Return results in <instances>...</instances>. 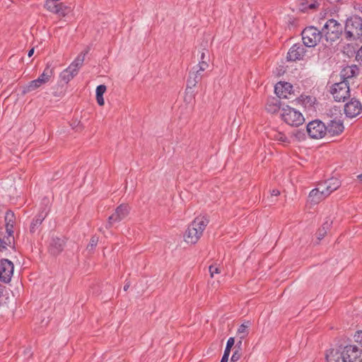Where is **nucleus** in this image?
I'll list each match as a JSON object with an SVG mask.
<instances>
[{
    "instance_id": "nucleus-1",
    "label": "nucleus",
    "mask_w": 362,
    "mask_h": 362,
    "mask_svg": "<svg viewBox=\"0 0 362 362\" xmlns=\"http://www.w3.org/2000/svg\"><path fill=\"white\" fill-rule=\"evenodd\" d=\"M208 223L209 220L206 217L197 216L185 231L184 235L185 241L191 245L197 243Z\"/></svg>"
},
{
    "instance_id": "nucleus-2",
    "label": "nucleus",
    "mask_w": 362,
    "mask_h": 362,
    "mask_svg": "<svg viewBox=\"0 0 362 362\" xmlns=\"http://www.w3.org/2000/svg\"><path fill=\"white\" fill-rule=\"evenodd\" d=\"M345 34L349 40H362V18L356 15L348 18L345 25Z\"/></svg>"
},
{
    "instance_id": "nucleus-3",
    "label": "nucleus",
    "mask_w": 362,
    "mask_h": 362,
    "mask_svg": "<svg viewBox=\"0 0 362 362\" xmlns=\"http://www.w3.org/2000/svg\"><path fill=\"white\" fill-rule=\"evenodd\" d=\"M281 117L287 124L293 127H298L305 122L302 113L288 105L281 109Z\"/></svg>"
},
{
    "instance_id": "nucleus-4",
    "label": "nucleus",
    "mask_w": 362,
    "mask_h": 362,
    "mask_svg": "<svg viewBox=\"0 0 362 362\" xmlns=\"http://www.w3.org/2000/svg\"><path fill=\"white\" fill-rule=\"evenodd\" d=\"M322 34L325 35L327 41H335L339 39L341 33V26L337 21L329 19L324 25Z\"/></svg>"
},
{
    "instance_id": "nucleus-5",
    "label": "nucleus",
    "mask_w": 362,
    "mask_h": 362,
    "mask_svg": "<svg viewBox=\"0 0 362 362\" xmlns=\"http://www.w3.org/2000/svg\"><path fill=\"white\" fill-rule=\"evenodd\" d=\"M322 32L313 26L305 28L302 32V40L305 46L313 47L322 39Z\"/></svg>"
},
{
    "instance_id": "nucleus-6",
    "label": "nucleus",
    "mask_w": 362,
    "mask_h": 362,
    "mask_svg": "<svg viewBox=\"0 0 362 362\" xmlns=\"http://www.w3.org/2000/svg\"><path fill=\"white\" fill-rule=\"evenodd\" d=\"M331 93L336 101L344 102L350 97V88L347 81L334 83L331 88Z\"/></svg>"
},
{
    "instance_id": "nucleus-7",
    "label": "nucleus",
    "mask_w": 362,
    "mask_h": 362,
    "mask_svg": "<svg viewBox=\"0 0 362 362\" xmlns=\"http://www.w3.org/2000/svg\"><path fill=\"white\" fill-rule=\"evenodd\" d=\"M306 131L311 139H320L327 134V129L323 122L316 119L308 124Z\"/></svg>"
},
{
    "instance_id": "nucleus-8",
    "label": "nucleus",
    "mask_w": 362,
    "mask_h": 362,
    "mask_svg": "<svg viewBox=\"0 0 362 362\" xmlns=\"http://www.w3.org/2000/svg\"><path fill=\"white\" fill-rule=\"evenodd\" d=\"M52 74L53 70L49 69V66H47L42 74L37 79L29 83V84L25 88L23 93H29L40 88L41 86L49 81Z\"/></svg>"
},
{
    "instance_id": "nucleus-9",
    "label": "nucleus",
    "mask_w": 362,
    "mask_h": 362,
    "mask_svg": "<svg viewBox=\"0 0 362 362\" xmlns=\"http://www.w3.org/2000/svg\"><path fill=\"white\" fill-rule=\"evenodd\" d=\"M13 273V264L12 262L2 259L0 260V281L8 283Z\"/></svg>"
},
{
    "instance_id": "nucleus-10",
    "label": "nucleus",
    "mask_w": 362,
    "mask_h": 362,
    "mask_svg": "<svg viewBox=\"0 0 362 362\" xmlns=\"http://www.w3.org/2000/svg\"><path fill=\"white\" fill-rule=\"evenodd\" d=\"M129 212V207L127 204H120L117 207L115 211L108 218L107 228H110L113 223L123 220L127 216Z\"/></svg>"
},
{
    "instance_id": "nucleus-11",
    "label": "nucleus",
    "mask_w": 362,
    "mask_h": 362,
    "mask_svg": "<svg viewBox=\"0 0 362 362\" xmlns=\"http://www.w3.org/2000/svg\"><path fill=\"white\" fill-rule=\"evenodd\" d=\"M66 240L64 237H52L49 242L48 251L52 256L59 255L64 250Z\"/></svg>"
},
{
    "instance_id": "nucleus-12",
    "label": "nucleus",
    "mask_w": 362,
    "mask_h": 362,
    "mask_svg": "<svg viewBox=\"0 0 362 362\" xmlns=\"http://www.w3.org/2000/svg\"><path fill=\"white\" fill-rule=\"evenodd\" d=\"M344 112L350 118L359 115L362 112L361 102L355 98H352L344 105Z\"/></svg>"
},
{
    "instance_id": "nucleus-13",
    "label": "nucleus",
    "mask_w": 362,
    "mask_h": 362,
    "mask_svg": "<svg viewBox=\"0 0 362 362\" xmlns=\"http://www.w3.org/2000/svg\"><path fill=\"white\" fill-rule=\"evenodd\" d=\"M274 91L279 98L290 99L293 95V86L287 82H279L275 86Z\"/></svg>"
},
{
    "instance_id": "nucleus-14",
    "label": "nucleus",
    "mask_w": 362,
    "mask_h": 362,
    "mask_svg": "<svg viewBox=\"0 0 362 362\" xmlns=\"http://www.w3.org/2000/svg\"><path fill=\"white\" fill-rule=\"evenodd\" d=\"M361 354L360 349L354 345L346 346L344 350L341 351L343 354V358L346 359V362H354Z\"/></svg>"
},
{
    "instance_id": "nucleus-15",
    "label": "nucleus",
    "mask_w": 362,
    "mask_h": 362,
    "mask_svg": "<svg viewBox=\"0 0 362 362\" xmlns=\"http://www.w3.org/2000/svg\"><path fill=\"white\" fill-rule=\"evenodd\" d=\"M299 9L303 12H308L309 11H315L317 9L322 3L324 4L323 0H298Z\"/></svg>"
},
{
    "instance_id": "nucleus-16",
    "label": "nucleus",
    "mask_w": 362,
    "mask_h": 362,
    "mask_svg": "<svg viewBox=\"0 0 362 362\" xmlns=\"http://www.w3.org/2000/svg\"><path fill=\"white\" fill-rule=\"evenodd\" d=\"M305 54V49L301 45H293L287 54V59L290 61H296L302 59Z\"/></svg>"
},
{
    "instance_id": "nucleus-17",
    "label": "nucleus",
    "mask_w": 362,
    "mask_h": 362,
    "mask_svg": "<svg viewBox=\"0 0 362 362\" xmlns=\"http://www.w3.org/2000/svg\"><path fill=\"white\" fill-rule=\"evenodd\" d=\"M326 128L327 129V134L328 133L331 136L340 134L344 129L342 122L339 119L330 121Z\"/></svg>"
},
{
    "instance_id": "nucleus-18",
    "label": "nucleus",
    "mask_w": 362,
    "mask_h": 362,
    "mask_svg": "<svg viewBox=\"0 0 362 362\" xmlns=\"http://www.w3.org/2000/svg\"><path fill=\"white\" fill-rule=\"evenodd\" d=\"M326 360L327 362H346L338 349L329 350L326 354Z\"/></svg>"
},
{
    "instance_id": "nucleus-19",
    "label": "nucleus",
    "mask_w": 362,
    "mask_h": 362,
    "mask_svg": "<svg viewBox=\"0 0 362 362\" xmlns=\"http://www.w3.org/2000/svg\"><path fill=\"white\" fill-rule=\"evenodd\" d=\"M358 71V69L356 65L348 66L341 71L340 76L344 79L343 81H347L348 78L355 76Z\"/></svg>"
},
{
    "instance_id": "nucleus-20",
    "label": "nucleus",
    "mask_w": 362,
    "mask_h": 362,
    "mask_svg": "<svg viewBox=\"0 0 362 362\" xmlns=\"http://www.w3.org/2000/svg\"><path fill=\"white\" fill-rule=\"evenodd\" d=\"M88 51L89 49H87L86 50L81 52L74 59V61L69 65L71 69H76V71L78 72V70L83 66L85 57L88 54Z\"/></svg>"
},
{
    "instance_id": "nucleus-21",
    "label": "nucleus",
    "mask_w": 362,
    "mask_h": 362,
    "mask_svg": "<svg viewBox=\"0 0 362 362\" xmlns=\"http://www.w3.org/2000/svg\"><path fill=\"white\" fill-rule=\"evenodd\" d=\"M332 225V221L327 218V220L323 223L322 227L319 228L316 233L317 238L319 241L324 238L327 231L330 229Z\"/></svg>"
},
{
    "instance_id": "nucleus-22",
    "label": "nucleus",
    "mask_w": 362,
    "mask_h": 362,
    "mask_svg": "<svg viewBox=\"0 0 362 362\" xmlns=\"http://www.w3.org/2000/svg\"><path fill=\"white\" fill-rule=\"evenodd\" d=\"M5 221L6 223V232L8 233L9 235H11L13 233V223L15 221L14 214L11 211H7L5 216Z\"/></svg>"
},
{
    "instance_id": "nucleus-23",
    "label": "nucleus",
    "mask_w": 362,
    "mask_h": 362,
    "mask_svg": "<svg viewBox=\"0 0 362 362\" xmlns=\"http://www.w3.org/2000/svg\"><path fill=\"white\" fill-rule=\"evenodd\" d=\"M78 72L76 71V69H71V66H69L68 68L64 69L61 74H60V78L61 79L64 81L65 83H68L75 76H76Z\"/></svg>"
},
{
    "instance_id": "nucleus-24",
    "label": "nucleus",
    "mask_w": 362,
    "mask_h": 362,
    "mask_svg": "<svg viewBox=\"0 0 362 362\" xmlns=\"http://www.w3.org/2000/svg\"><path fill=\"white\" fill-rule=\"evenodd\" d=\"M324 182L329 194L337 190L341 186L340 181L335 177H332L331 179L325 181Z\"/></svg>"
},
{
    "instance_id": "nucleus-25",
    "label": "nucleus",
    "mask_w": 362,
    "mask_h": 362,
    "mask_svg": "<svg viewBox=\"0 0 362 362\" xmlns=\"http://www.w3.org/2000/svg\"><path fill=\"white\" fill-rule=\"evenodd\" d=\"M325 198L326 197L321 194V193L315 188L310 191L308 197V201L313 204H317Z\"/></svg>"
},
{
    "instance_id": "nucleus-26",
    "label": "nucleus",
    "mask_w": 362,
    "mask_h": 362,
    "mask_svg": "<svg viewBox=\"0 0 362 362\" xmlns=\"http://www.w3.org/2000/svg\"><path fill=\"white\" fill-rule=\"evenodd\" d=\"M250 326V322L249 321L243 323L240 325L238 329L237 334L240 339L239 344H241V340L245 339L249 334V327Z\"/></svg>"
},
{
    "instance_id": "nucleus-27",
    "label": "nucleus",
    "mask_w": 362,
    "mask_h": 362,
    "mask_svg": "<svg viewBox=\"0 0 362 362\" xmlns=\"http://www.w3.org/2000/svg\"><path fill=\"white\" fill-rule=\"evenodd\" d=\"M269 136L274 139L276 141H278L281 143H289L288 138L282 132L276 131V130H272L269 134Z\"/></svg>"
},
{
    "instance_id": "nucleus-28",
    "label": "nucleus",
    "mask_w": 362,
    "mask_h": 362,
    "mask_svg": "<svg viewBox=\"0 0 362 362\" xmlns=\"http://www.w3.org/2000/svg\"><path fill=\"white\" fill-rule=\"evenodd\" d=\"M200 80V76H198L194 71H191L187 81V88H194Z\"/></svg>"
},
{
    "instance_id": "nucleus-29",
    "label": "nucleus",
    "mask_w": 362,
    "mask_h": 362,
    "mask_svg": "<svg viewBox=\"0 0 362 362\" xmlns=\"http://www.w3.org/2000/svg\"><path fill=\"white\" fill-rule=\"evenodd\" d=\"M71 9L70 7L65 4L60 3L57 4V8L55 14L58 15L59 17H65L71 12Z\"/></svg>"
},
{
    "instance_id": "nucleus-30",
    "label": "nucleus",
    "mask_w": 362,
    "mask_h": 362,
    "mask_svg": "<svg viewBox=\"0 0 362 362\" xmlns=\"http://www.w3.org/2000/svg\"><path fill=\"white\" fill-rule=\"evenodd\" d=\"M45 216L42 214L37 216L33 221L30 225V231L31 233H35L36 228L42 223V221L45 219Z\"/></svg>"
},
{
    "instance_id": "nucleus-31",
    "label": "nucleus",
    "mask_w": 362,
    "mask_h": 362,
    "mask_svg": "<svg viewBox=\"0 0 362 362\" xmlns=\"http://www.w3.org/2000/svg\"><path fill=\"white\" fill-rule=\"evenodd\" d=\"M267 110L269 112L274 113L279 110V104L277 100L273 99L268 102L266 106Z\"/></svg>"
},
{
    "instance_id": "nucleus-32",
    "label": "nucleus",
    "mask_w": 362,
    "mask_h": 362,
    "mask_svg": "<svg viewBox=\"0 0 362 362\" xmlns=\"http://www.w3.org/2000/svg\"><path fill=\"white\" fill-rule=\"evenodd\" d=\"M57 4H58L55 3V1L47 0L45 4V8L47 11H49L53 13H55L57 8Z\"/></svg>"
},
{
    "instance_id": "nucleus-33",
    "label": "nucleus",
    "mask_w": 362,
    "mask_h": 362,
    "mask_svg": "<svg viewBox=\"0 0 362 362\" xmlns=\"http://www.w3.org/2000/svg\"><path fill=\"white\" fill-rule=\"evenodd\" d=\"M209 271L211 278L215 277V274H219L221 273V267L218 264H212L209 267Z\"/></svg>"
},
{
    "instance_id": "nucleus-34",
    "label": "nucleus",
    "mask_w": 362,
    "mask_h": 362,
    "mask_svg": "<svg viewBox=\"0 0 362 362\" xmlns=\"http://www.w3.org/2000/svg\"><path fill=\"white\" fill-rule=\"evenodd\" d=\"M315 189H317V190L320 192L321 194H322L325 197H327L329 195L324 182L319 183Z\"/></svg>"
},
{
    "instance_id": "nucleus-35",
    "label": "nucleus",
    "mask_w": 362,
    "mask_h": 362,
    "mask_svg": "<svg viewBox=\"0 0 362 362\" xmlns=\"http://www.w3.org/2000/svg\"><path fill=\"white\" fill-rule=\"evenodd\" d=\"M98 242V238L96 236H93L90 239L89 244L87 246V250L91 251L93 248L97 245Z\"/></svg>"
},
{
    "instance_id": "nucleus-36",
    "label": "nucleus",
    "mask_w": 362,
    "mask_h": 362,
    "mask_svg": "<svg viewBox=\"0 0 362 362\" xmlns=\"http://www.w3.org/2000/svg\"><path fill=\"white\" fill-rule=\"evenodd\" d=\"M234 343H235V339L233 337H230L228 339L224 353H227V354H230V349H231L232 346L234 345Z\"/></svg>"
},
{
    "instance_id": "nucleus-37",
    "label": "nucleus",
    "mask_w": 362,
    "mask_h": 362,
    "mask_svg": "<svg viewBox=\"0 0 362 362\" xmlns=\"http://www.w3.org/2000/svg\"><path fill=\"white\" fill-rule=\"evenodd\" d=\"M209 62L207 61H199L198 66L200 69V71H204L206 70L209 66Z\"/></svg>"
},
{
    "instance_id": "nucleus-38",
    "label": "nucleus",
    "mask_w": 362,
    "mask_h": 362,
    "mask_svg": "<svg viewBox=\"0 0 362 362\" xmlns=\"http://www.w3.org/2000/svg\"><path fill=\"white\" fill-rule=\"evenodd\" d=\"M106 91V86L105 85H100L96 88V95H103Z\"/></svg>"
},
{
    "instance_id": "nucleus-39",
    "label": "nucleus",
    "mask_w": 362,
    "mask_h": 362,
    "mask_svg": "<svg viewBox=\"0 0 362 362\" xmlns=\"http://www.w3.org/2000/svg\"><path fill=\"white\" fill-rule=\"evenodd\" d=\"M210 57L208 51H203L201 54L200 61H207L209 62Z\"/></svg>"
},
{
    "instance_id": "nucleus-40",
    "label": "nucleus",
    "mask_w": 362,
    "mask_h": 362,
    "mask_svg": "<svg viewBox=\"0 0 362 362\" xmlns=\"http://www.w3.org/2000/svg\"><path fill=\"white\" fill-rule=\"evenodd\" d=\"M97 103L99 105L103 106L105 104L103 95H96Z\"/></svg>"
},
{
    "instance_id": "nucleus-41",
    "label": "nucleus",
    "mask_w": 362,
    "mask_h": 362,
    "mask_svg": "<svg viewBox=\"0 0 362 362\" xmlns=\"http://www.w3.org/2000/svg\"><path fill=\"white\" fill-rule=\"evenodd\" d=\"M356 58L358 62H362V47L358 50Z\"/></svg>"
},
{
    "instance_id": "nucleus-42",
    "label": "nucleus",
    "mask_w": 362,
    "mask_h": 362,
    "mask_svg": "<svg viewBox=\"0 0 362 362\" xmlns=\"http://www.w3.org/2000/svg\"><path fill=\"white\" fill-rule=\"evenodd\" d=\"M240 358V354L238 353V351H235L233 353V354L231 356V361L235 362Z\"/></svg>"
},
{
    "instance_id": "nucleus-43",
    "label": "nucleus",
    "mask_w": 362,
    "mask_h": 362,
    "mask_svg": "<svg viewBox=\"0 0 362 362\" xmlns=\"http://www.w3.org/2000/svg\"><path fill=\"white\" fill-rule=\"evenodd\" d=\"M229 355H230L229 354L224 353L223 356H222V358L221 360V362H228Z\"/></svg>"
},
{
    "instance_id": "nucleus-44",
    "label": "nucleus",
    "mask_w": 362,
    "mask_h": 362,
    "mask_svg": "<svg viewBox=\"0 0 362 362\" xmlns=\"http://www.w3.org/2000/svg\"><path fill=\"white\" fill-rule=\"evenodd\" d=\"M280 194V191L276 189H274L271 191V197L272 196H275V197H277Z\"/></svg>"
},
{
    "instance_id": "nucleus-45",
    "label": "nucleus",
    "mask_w": 362,
    "mask_h": 362,
    "mask_svg": "<svg viewBox=\"0 0 362 362\" xmlns=\"http://www.w3.org/2000/svg\"><path fill=\"white\" fill-rule=\"evenodd\" d=\"M296 136L298 139H301L304 137V134L300 132H297L296 134Z\"/></svg>"
},
{
    "instance_id": "nucleus-46",
    "label": "nucleus",
    "mask_w": 362,
    "mask_h": 362,
    "mask_svg": "<svg viewBox=\"0 0 362 362\" xmlns=\"http://www.w3.org/2000/svg\"><path fill=\"white\" fill-rule=\"evenodd\" d=\"M204 71H200V69L199 68L198 69H197L196 71H194L195 74H197L198 76H200V78H202V72Z\"/></svg>"
},
{
    "instance_id": "nucleus-47",
    "label": "nucleus",
    "mask_w": 362,
    "mask_h": 362,
    "mask_svg": "<svg viewBox=\"0 0 362 362\" xmlns=\"http://www.w3.org/2000/svg\"><path fill=\"white\" fill-rule=\"evenodd\" d=\"M354 8L356 10H358L359 11H361L362 13V5L361 4H356L355 6H354Z\"/></svg>"
},
{
    "instance_id": "nucleus-48",
    "label": "nucleus",
    "mask_w": 362,
    "mask_h": 362,
    "mask_svg": "<svg viewBox=\"0 0 362 362\" xmlns=\"http://www.w3.org/2000/svg\"><path fill=\"white\" fill-rule=\"evenodd\" d=\"M33 54H34V48H32L30 50H29L28 55V57H30Z\"/></svg>"
},
{
    "instance_id": "nucleus-49",
    "label": "nucleus",
    "mask_w": 362,
    "mask_h": 362,
    "mask_svg": "<svg viewBox=\"0 0 362 362\" xmlns=\"http://www.w3.org/2000/svg\"><path fill=\"white\" fill-rule=\"evenodd\" d=\"M4 248H6V247L4 245L3 241L0 239V250Z\"/></svg>"
},
{
    "instance_id": "nucleus-50",
    "label": "nucleus",
    "mask_w": 362,
    "mask_h": 362,
    "mask_svg": "<svg viewBox=\"0 0 362 362\" xmlns=\"http://www.w3.org/2000/svg\"><path fill=\"white\" fill-rule=\"evenodd\" d=\"M130 286V284L129 283H127L124 286V291H127V289L129 288V287Z\"/></svg>"
},
{
    "instance_id": "nucleus-51",
    "label": "nucleus",
    "mask_w": 362,
    "mask_h": 362,
    "mask_svg": "<svg viewBox=\"0 0 362 362\" xmlns=\"http://www.w3.org/2000/svg\"><path fill=\"white\" fill-rule=\"evenodd\" d=\"M357 178L362 182V174L358 175Z\"/></svg>"
},
{
    "instance_id": "nucleus-52",
    "label": "nucleus",
    "mask_w": 362,
    "mask_h": 362,
    "mask_svg": "<svg viewBox=\"0 0 362 362\" xmlns=\"http://www.w3.org/2000/svg\"><path fill=\"white\" fill-rule=\"evenodd\" d=\"M361 334H362V332H358V337H359Z\"/></svg>"
}]
</instances>
